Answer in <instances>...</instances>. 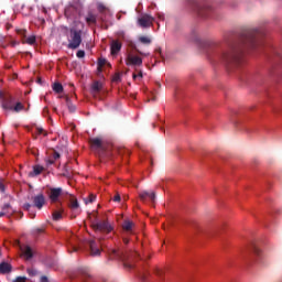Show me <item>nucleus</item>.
Returning a JSON list of instances; mask_svg holds the SVG:
<instances>
[{
  "mask_svg": "<svg viewBox=\"0 0 282 282\" xmlns=\"http://www.w3.org/2000/svg\"><path fill=\"white\" fill-rule=\"evenodd\" d=\"M259 45V36L257 33H246L235 40L227 53L225 54V63L227 65H239L246 50H254Z\"/></svg>",
  "mask_w": 282,
  "mask_h": 282,
  "instance_id": "nucleus-1",
  "label": "nucleus"
},
{
  "mask_svg": "<svg viewBox=\"0 0 282 282\" xmlns=\"http://www.w3.org/2000/svg\"><path fill=\"white\" fill-rule=\"evenodd\" d=\"M83 43V31L72 28L69 30L68 50H78Z\"/></svg>",
  "mask_w": 282,
  "mask_h": 282,
  "instance_id": "nucleus-2",
  "label": "nucleus"
},
{
  "mask_svg": "<svg viewBox=\"0 0 282 282\" xmlns=\"http://www.w3.org/2000/svg\"><path fill=\"white\" fill-rule=\"evenodd\" d=\"M109 259L113 260L116 259L117 261H123L124 268H133V265L127 263V253L120 249H110L109 251Z\"/></svg>",
  "mask_w": 282,
  "mask_h": 282,
  "instance_id": "nucleus-3",
  "label": "nucleus"
},
{
  "mask_svg": "<svg viewBox=\"0 0 282 282\" xmlns=\"http://www.w3.org/2000/svg\"><path fill=\"white\" fill-rule=\"evenodd\" d=\"M91 226H93L94 230L99 231V232L109 234V232H111V230H113V227L107 220H101V221L96 220L95 223H93Z\"/></svg>",
  "mask_w": 282,
  "mask_h": 282,
  "instance_id": "nucleus-4",
  "label": "nucleus"
},
{
  "mask_svg": "<svg viewBox=\"0 0 282 282\" xmlns=\"http://www.w3.org/2000/svg\"><path fill=\"white\" fill-rule=\"evenodd\" d=\"M88 246H89L91 257H100V252H101L100 248H102V238H99L98 241L89 240Z\"/></svg>",
  "mask_w": 282,
  "mask_h": 282,
  "instance_id": "nucleus-5",
  "label": "nucleus"
},
{
  "mask_svg": "<svg viewBox=\"0 0 282 282\" xmlns=\"http://www.w3.org/2000/svg\"><path fill=\"white\" fill-rule=\"evenodd\" d=\"M29 199L32 202L34 208H37V210H41L45 206V195L43 193L33 195Z\"/></svg>",
  "mask_w": 282,
  "mask_h": 282,
  "instance_id": "nucleus-6",
  "label": "nucleus"
},
{
  "mask_svg": "<svg viewBox=\"0 0 282 282\" xmlns=\"http://www.w3.org/2000/svg\"><path fill=\"white\" fill-rule=\"evenodd\" d=\"M198 47L203 54L209 55L213 51V42L208 39H202L198 42Z\"/></svg>",
  "mask_w": 282,
  "mask_h": 282,
  "instance_id": "nucleus-7",
  "label": "nucleus"
},
{
  "mask_svg": "<svg viewBox=\"0 0 282 282\" xmlns=\"http://www.w3.org/2000/svg\"><path fill=\"white\" fill-rule=\"evenodd\" d=\"M153 21H155V18L149 14H143L141 18L138 19V24L140 25V28H151V25H153Z\"/></svg>",
  "mask_w": 282,
  "mask_h": 282,
  "instance_id": "nucleus-8",
  "label": "nucleus"
},
{
  "mask_svg": "<svg viewBox=\"0 0 282 282\" xmlns=\"http://www.w3.org/2000/svg\"><path fill=\"white\" fill-rule=\"evenodd\" d=\"M139 198L147 204V202H155V192L142 191L139 192Z\"/></svg>",
  "mask_w": 282,
  "mask_h": 282,
  "instance_id": "nucleus-9",
  "label": "nucleus"
},
{
  "mask_svg": "<svg viewBox=\"0 0 282 282\" xmlns=\"http://www.w3.org/2000/svg\"><path fill=\"white\" fill-rule=\"evenodd\" d=\"M91 149L95 151H105V144L102 143V139L100 138H93L89 140Z\"/></svg>",
  "mask_w": 282,
  "mask_h": 282,
  "instance_id": "nucleus-10",
  "label": "nucleus"
},
{
  "mask_svg": "<svg viewBox=\"0 0 282 282\" xmlns=\"http://www.w3.org/2000/svg\"><path fill=\"white\" fill-rule=\"evenodd\" d=\"M126 65H134L135 67H141L142 59L139 56L135 55H128L126 59Z\"/></svg>",
  "mask_w": 282,
  "mask_h": 282,
  "instance_id": "nucleus-11",
  "label": "nucleus"
},
{
  "mask_svg": "<svg viewBox=\"0 0 282 282\" xmlns=\"http://www.w3.org/2000/svg\"><path fill=\"white\" fill-rule=\"evenodd\" d=\"M62 193H63V189L61 187L51 189L50 199L52 204H56V202H58V198L61 197Z\"/></svg>",
  "mask_w": 282,
  "mask_h": 282,
  "instance_id": "nucleus-12",
  "label": "nucleus"
},
{
  "mask_svg": "<svg viewBox=\"0 0 282 282\" xmlns=\"http://www.w3.org/2000/svg\"><path fill=\"white\" fill-rule=\"evenodd\" d=\"M122 50V43H120L118 40H113L110 45V52L112 56H116Z\"/></svg>",
  "mask_w": 282,
  "mask_h": 282,
  "instance_id": "nucleus-13",
  "label": "nucleus"
},
{
  "mask_svg": "<svg viewBox=\"0 0 282 282\" xmlns=\"http://www.w3.org/2000/svg\"><path fill=\"white\" fill-rule=\"evenodd\" d=\"M21 251L23 257H25L26 261H30V259H32V257H34V251H32V247L30 246H24L21 247Z\"/></svg>",
  "mask_w": 282,
  "mask_h": 282,
  "instance_id": "nucleus-14",
  "label": "nucleus"
},
{
  "mask_svg": "<svg viewBox=\"0 0 282 282\" xmlns=\"http://www.w3.org/2000/svg\"><path fill=\"white\" fill-rule=\"evenodd\" d=\"M213 12V9L208 6H203L199 10H198V14L199 17H202L203 19H206L208 17H210Z\"/></svg>",
  "mask_w": 282,
  "mask_h": 282,
  "instance_id": "nucleus-15",
  "label": "nucleus"
},
{
  "mask_svg": "<svg viewBox=\"0 0 282 282\" xmlns=\"http://www.w3.org/2000/svg\"><path fill=\"white\" fill-rule=\"evenodd\" d=\"M90 91L94 96H97V94H100V91H102V83L98 80L94 82L90 87Z\"/></svg>",
  "mask_w": 282,
  "mask_h": 282,
  "instance_id": "nucleus-16",
  "label": "nucleus"
},
{
  "mask_svg": "<svg viewBox=\"0 0 282 282\" xmlns=\"http://www.w3.org/2000/svg\"><path fill=\"white\" fill-rule=\"evenodd\" d=\"M12 272V264L8 262L0 263V274H10Z\"/></svg>",
  "mask_w": 282,
  "mask_h": 282,
  "instance_id": "nucleus-17",
  "label": "nucleus"
},
{
  "mask_svg": "<svg viewBox=\"0 0 282 282\" xmlns=\"http://www.w3.org/2000/svg\"><path fill=\"white\" fill-rule=\"evenodd\" d=\"M43 171H45V167H43L41 165H34L33 171H31L29 173V177H36L37 175H41V173H43Z\"/></svg>",
  "mask_w": 282,
  "mask_h": 282,
  "instance_id": "nucleus-18",
  "label": "nucleus"
},
{
  "mask_svg": "<svg viewBox=\"0 0 282 282\" xmlns=\"http://www.w3.org/2000/svg\"><path fill=\"white\" fill-rule=\"evenodd\" d=\"M69 208L74 213H78V209L80 208V204H78V199L76 197L72 196L69 199Z\"/></svg>",
  "mask_w": 282,
  "mask_h": 282,
  "instance_id": "nucleus-19",
  "label": "nucleus"
},
{
  "mask_svg": "<svg viewBox=\"0 0 282 282\" xmlns=\"http://www.w3.org/2000/svg\"><path fill=\"white\" fill-rule=\"evenodd\" d=\"M135 225L133 224V221H131V220H126L124 223H123V225H122V228H123V230H124V232H133V227H134Z\"/></svg>",
  "mask_w": 282,
  "mask_h": 282,
  "instance_id": "nucleus-20",
  "label": "nucleus"
},
{
  "mask_svg": "<svg viewBox=\"0 0 282 282\" xmlns=\"http://www.w3.org/2000/svg\"><path fill=\"white\" fill-rule=\"evenodd\" d=\"M61 158V153H58L57 151H53L50 159L47 160V164L52 165L54 164V162H56V160H58Z\"/></svg>",
  "mask_w": 282,
  "mask_h": 282,
  "instance_id": "nucleus-21",
  "label": "nucleus"
},
{
  "mask_svg": "<svg viewBox=\"0 0 282 282\" xmlns=\"http://www.w3.org/2000/svg\"><path fill=\"white\" fill-rule=\"evenodd\" d=\"M11 210H12V205H10L9 203H6L2 206V210L0 213H3V217H6V215H10Z\"/></svg>",
  "mask_w": 282,
  "mask_h": 282,
  "instance_id": "nucleus-22",
  "label": "nucleus"
},
{
  "mask_svg": "<svg viewBox=\"0 0 282 282\" xmlns=\"http://www.w3.org/2000/svg\"><path fill=\"white\" fill-rule=\"evenodd\" d=\"M97 21V17L94 13H88V15L86 17V22L91 25V24H96Z\"/></svg>",
  "mask_w": 282,
  "mask_h": 282,
  "instance_id": "nucleus-23",
  "label": "nucleus"
},
{
  "mask_svg": "<svg viewBox=\"0 0 282 282\" xmlns=\"http://www.w3.org/2000/svg\"><path fill=\"white\" fill-rule=\"evenodd\" d=\"M53 91H55V94H63V84L61 83L53 84Z\"/></svg>",
  "mask_w": 282,
  "mask_h": 282,
  "instance_id": "nucleus-24",
  "label": "nucleus"
},
{
  "mask_svg": "<svg viewBox=\"0 0 282 282\" xmlns=\"http://www.w3.org/2000/svg\"><path fill=\"white\" fill-rule=\"evenodd\" d=\"M23 109H25V106H23L21 101H18L15 106H13L12 111L19 113V111H23Z\"/></svg>",
  "mask_w": 282,
  "mask_h": 282,
  "instance_id": "nucleus-25",
  "label": "nucleus"
},
{
  "mask_svg": "<svg viewBox=\"0 0 282 282\" xmlns=\"http://www.w3.org/2000/svg\"><path fill=\"white\" fill-rule=\"evenodd\" d=\"M53 219L54 221H59V219H63V210H55L53 213Z\"/></svg>",
  "mask_w": 282,
  "mask_h": 282,
  "instance_id": "nucleus-26",
  "label": "nucleus"
},
{
  "mask_svg": "<svg viewBox=\"0 0 282 282\" xmlns=\"http://www.w3.org/2000/svg\"><path fill=\"white\" fill-rule=\"evenodd\" d=\"M22 43H26L28 45H34V43H36V35H31L26 37V40Z\"/></svg>",
  "mask_w": 282,
  "mask_h": 282,
  "instance_id": "nucleus-27",
  "label": "nucleus"
},
{
  "mask_svg": "<svg viewBox=\"0 0 282 282\" xmlns=\"http://www.w3.org/2000/svg\"><path fill=\"white\" fill-rule=\"evenodd\" d=\"M139 41H140V43H142L143 45H151V37H149V36H140L139 37Z\"/></svg>",
  "mask_w": 282,
  "mask_h": 282,
  "instance_id": "nucleus-28",
  "label": "nucleus"
},
{
  "mask_svg": "<svg viewBox=\"0 0 282 282\" xmlns=\"http://www.w3.org/2000/svg\"><path fill=\"white\" fill-rule=\"evenodd\" d=\"M130 47L133 48L134 52H137L138 54H140V56H149V54H145V53H143L142 51H140V50L138 48V46L135 45V43H133V42L130 43Z\"/></svg>",
  "mask_w": 282,
  "mask_h": 282,
  "instance_id": "nucleus-29",
  "label": "nucleus"
},
{
  "mask_svg": "<svg viewBox=\"0 0 282 282\" xmlns=\"http://www.w3.org/2000/svg\"><path fill=\"white\" fill-rule=\"evenodd\" d=\"M67 108L70 111V113H74L76 111V106L69 101V98L66 97Z\"/></svg>",
  "mask_w": 282,
  "mask_h": 282,
  "instance_id": "nucleus-30",
  "label": "nucleus"
},
{
  "mask_svg": "<svg viewBox=\"0 0 282 282\" xmlns=\"http://www.w3.org/2000/svg\"><path fill=\"white\" fill-rule=\"evenodd\" d=\"M85 204H94L96 202V195L90 194L87 198L84 199Z\"/></svg>",
  "mask_w": 282,
  "mask_h": 282,
  "instance_id": "nucleus-31",
  "label": "nucleus"
},
{
  "mask_svg": "<svg viewBox=\"0 0 282 282\" xmlns=\"http://www.w3.org/2000/svg\"><path fill=\"white\" fill-rule=\"evenodd\" d=\"M17 34H19V36H21L22 39H25V36H28V30H25V29H18L17 30Z\"/></svg>",
  "mask_w": 282,
  "mask_h": 282,
  "instance_id": "nucleus-32",
  "label": "nucleus"
},
{
  "mask_svg": "<svg viewBox=\"0 0 282 282\" xmlns=\"http://www.w3.org/2000/svg\"><path fill=\"white\" fill-rule=\"evenodd\" d=\"M106 64H107V59L99 58V61H98V69H102V67H105Z\"/></svg>",
  "mask_w": 282,
  "mask_h": 282,
  "instance_id": "nucleus-33",
  "label": "nucleus"
},
{
  "mask_svg": "<svg viewBox=\"0 0 282 282\" xmlns=\"http://www.w3.org/2000/svg\"><path fill=\"white\" fill-rule=\"evenodd\" d=\"M252 252L254 257H261V249L259 247L254 246Z\"/></svg>",
  "mask_w": 282,
  "mask_h": 282,
  "instance_id": "nucleus-34",
  "label": "nucleus"
},
{
  "mask_svg": "<svg viewBox=\"0 0 282 282\" xmlns=\"http://www.w3.org/2000/svg\"><path fill=\"white\" fill-rule=\"evenodd\" d=\"M3 109H9V111H12L13 106L10 104V101H4L2 105Z\"/></svg>",
  "mask_w": 282,
  "mask_h": 282,
  "instance_id": "nucleus-35",
  "label": "nucleus"
},
{
  "mask_svg": "<svg viewBox=\"0 0 282 282\" xmlns=\"http://www.w3.org/2000/svg\"><path fill=\"white\" fill-rule=\"evenodd\" d=\"M82 274H83V279H82V282H86L85 279H89V272L87 271V269H84L82 271Z\"/></svg>",
  "mask_w": 282,
  "mask_h": 282,
  "instance_id": "nucleus-36",
  "label": "nucleus"
},
{
  "mask_svg": "<svg viewBox=\"0 0 282 282\" xmlns=\"http://www.w3.org/2000/svg\"><path fill=\"white\" fill-rule=\"evenodd\" d=\"M28 278L26 276H17L12 282H26Z\"/></svg>",
  "mask_w": 282,
  "mask_h": 282,
  "instance_id": "nucleus-37",
  "label": "nucleus"
},
{
  "mask_svg": "<svg viewBox=\"0 0 282 282\" xmlns=\"http://www.w3.org/2000/svg\"><path fill=\"white\" fill-rule=\"evenodd\" d=\"M43 232H45V228L43 227L34 229V235H43Z\"/></svg>",
  "mask_w": 282,
  "mask_h": 282,
  "instance_id": "nucleus-38",
  "label": "nucleus"
},
{
  "mask_svg": "<svg viewBox=\"0 0 282 282\" xmlns=\"http://www.w3.org/2000/svg\"><path fill=\"white\" fill-rule=\"evenodd\" d=\"M26 272H28L29 276H36V270H34V269H26Z\"/></svg>",
  "mask_w": 282,
  "mask_h": 282,
  "instance_id": "nucleus-39",
  "label": "nucleus"
},
{
  "mask_svg": "<svg viewBox=\"0 0 282 282\" xmlns=\"http://www.w3.org/2000/svg\"><path fill=\"white\" fill-rule=\"evenodd\" d=\"M76 56H77V58H85V51L79 50V51L76 53Z\"/></svg>",
  "mask_w": 282,
  "mask_h": 282,
  "instance_id": "nucleus-40",
  "label": "nucleus"
},
{
  "mask_svg": "<svg viewBox=\"0 0 282 282\" xmlns=\"http://www.w3.org/2000/svg\"><path fill=\"white\" fill-rule=\"evenodd\" d=\"M155 54H156L158 56H160L161 58H164V54H162V48H161V47H158V48L155 50Z\"/></svg>",
  "mask_w": 282,
  "mask_h": 282,
  "instance_id": "nucleus-41",
  "label": "nucleus"
},
{
  "mask_svg": "<svg viewBox=\"0 0 282 282\" xmlns=\"http://www.w3.org/2000/svg\"><path fill=\"white\" fill-rule=\"evenodd\" d=\"M36 131H37L39 135H41L43 133H44V135H47V132H45V130L43 128H36Z\"/></svg>",
  "mask_w": 282,
  "mask_h": 282,
  "instance_id": "nucleus-42",
  "label": "nucleus"
},
{
  "mask_svg": "<svg viewBox=\"0 0 282 282\" xmlns=\"http://www.w3.org/2000/svg\"><path fill=\"white\" fill-rule=\"evenodd\" d=\"M121 197H120V194H116L113 197H112V202H120Z\"/></svg>",
  "mask_w": 282,
  "mask_h": 282,
  "instance_id": "nucleus-43",
  "label": "nucleus"
},
{
  "mask_svg": "<svg viewBox=\"0 0 282 282\" xmlns=\"http://www.w3.org/2000/svg\"><path fill=\"white\" fill-rule=\"evenodd\" d=\"M30 208H32V204L25 203V204L23 205V209H24V210H30Z\"/></svg>",
  "mask_w": 282,
  "mask_h": 282,
  "instance_id": "nucleus-44",
  "label": "nucleus"
},
{
  "mask_svg": "<svg viewBox=\"0 0 282 282\" xmlns=\"http://www.w3.org/2000/svg\"><path fill=\"white\" fill-rule=\"evenodd\" d=\"M0 192L6 193V185L0 181Z\"/></svg>",
  "mask_w": 282,
  "mask_h": 282,
  "instance_id": "nucleus-45",
  "label": "nucleus"
},
{
  "mask_svg": "<svg viewBox=\"0 0 282 282\" xmlns=\"http://www.w3.org/2000/svg\"><path fill=\"white\" fill-rule=\"evenodd\" d=\"M113 80H115V83H118V80H120V73H117V74L113 76Z\"/></svg>",
  "mask_w": 282,
  "mask_h": 282,
  "instance_id": "nucleus-46",
  "label": "nucleus"
},
{
  "mask_svg": "<svg viewBox=\"0 0 282 282\" xmlns=\"http://www.w3.org/2000/svg\"><path fill=\"white\" fill-rule=\"evenodd\" d=\"M158 18L160 19V21H164V14L159 13V14H158Z\"/></svg>",
  "mask_w": 282,
  "mask_h": 282,
  "instance_id": "nucleus-47",
  "label": "nucleus"
},
{
  "mask_svg": "<svg viewBox=\"0 0 282 282\" xmlns=\"http://www.w3.org/2000/svg\"><path fill=\"white\" fill-rule=\"evenodd\" d=\"M98 10H99V12H102V10H105V6H99Z\"/></svg>",
  "mask_w": 282,
  "mask_h": 282,
  "instance_id": "nucleus-48",
  "label": "nucleus"
},
{
  "mask_svg": "<svg viewBox=\"0 0 282 282\" xmlns=\"http://www.w3.org/2000/svg\"><path fill=\"white\" fill-rule=\"evenodd\" d=\"M11 45H12V47H15V45H19V42L13 41V42L11 43Z\"/></svg>",
  "mask_w": 282,
  "mask_h": 282,
  "instance_id": "nucleus-49",
  "label": "nucleus"
},
{
  "mask_svg": "<svg viewBox=\"0 0 282 282\" xmlns=\"http://www.w3.org/2000/svg\"><path fill=\"white\" fill-rule=\"evenodd\" d=\"M120 39H124V32L119 33Z\"/></svg>",
  "mask_w": 282,
  "mask_h": 282,
  "instance_id": "nucleus-50",
  "label": "nucleus"
},
{
  "mask_svg": "<svg viewBox=\"0 0 282 282\" xmlns=\"http://www.w3.org/2000/svg\"><path fill=\"white\" fill-rule=\"evenodd\" d=\"M139 78H142V70L139 72V75H137Z\"/></svg>",
  "mask_w": 282,
  "mask_h": 282,
  "instance_id": "nucleus-51",
  "label": "nucleus"
},
{
  "mask_svg": "<svg viewBox=\"0 0 282 282\" xmlns=\"http://www.w3.org/2000/svg\"><path fill=\"white\" fill-rule=\"evenodd\" d=\"M123 243H129V239H127V238H123Z\"/></svg>",
  "mask_w": 282,
  "mask_h": 282,
  "instance_id": "nucleus-52",
  "label": "nucleus"
},
{
  "mask_svg": "<svg viewBox=\"0 0 282 282\" xmlns=\"http://www.w3.org/2000/svg\"><path fill=\"white\" fill-rule=\"evenodd\" d=\"M37 83L42 85L43 80L41 78H37Z\"/></svg>",
  "mask_w": 282,
  "mask_h": 282,
  "instance_id": "nucleus-53",
  "label": "nucleus"
},
{
  "mask_svg": "<svg viewBox=\"0 0 282 282\" xmlns=\"http://www.w3.org/2000/svg\"><path fill=\"white\" fill-rule=\"evenodd\" d=\"M132 78H133V80H135V78H138V75L133 74Z\"/></svg>",
  "mask_w": 282,
  "mask_h": 282,
  "instance_id": "nucleus-54",
  "label": "nucleus"
},
{
  "mask_svg": "<svg viewBox=\"0 0 282 282\" xmlns=\"http://www.w3.org/2000/svg\"><path fill=\"white\" fill-rule=\"evenodd\" d=\"M73 250H74V252H77V251H78V248L74 247Z\"/></svg>",
  "mask_w": 282,
  "mask_h": 282,
  "instance_id": "nucleus-55",
  "label": "nucleus"
},
{
  "mask_svg": "<svg viewBox=\"0 0 282 282\" xmlns=\"http://www.w3.org/2000/svg\"><path fill=\"white\" fill-rule=\"evenodd\" d=\"M3 215H4L3 213H0V217H3Z\"/></svg>",
  "mask_w": 282,
  "mask_h": 282,
  "instance_id": "nucleus-56",
  "label": "nucleus"
},
{
  "mask_svg": "<svg viewBox=\"0 0 282 282\" xmlns=\"http://www.w3.org/2000/svg\"><path fill=\"white\" fill-rule=\"evenodd\" d=\"M44 111H47V108H44Z\"/></svg>",
  "mask_w": 282,
  "mask_h": 282,
  "instance_id": "nucleus-57",
  "label": "nucleus"
},
{
  "mask_svg": "<svg viewBox=\"0 0 282 282\" xmlns=\"http://www.w3.org/2000/svg\"><path fill=\"white\" fill-rule=\"evenodd\" d=\"M156 274H160V271H158Z\"/></svg>",
  "mask_w": 282,
  "mask_h": 282,
  "instance_id": "nucleus-58",
  "label": "nucleus"
}]
</instances>
